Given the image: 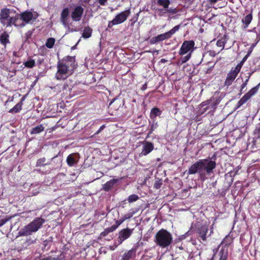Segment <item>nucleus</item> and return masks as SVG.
<instances>
[{"instance_id":"nucleus-47","label":"nucleus","mask_w":260,"mask_h":260,"mask_svg":"<svg viewBox=\"0 0 260 260\" xmlns=\"http://www.w3.org/2000/svg\"><path fill=\"white\" fill-rule=\"evenodd\" d=\"M166 61V60L165 59H161V62H165Z\"/></svg>"},{"instance_id":"nucleus-25","label":"nucleus","mask_w":260,"mask_h":260,"mask_svg":"<svg viewBox=\"0 0 260 260\" xmlns=\"http://www.w3.org/2000/svg\"><path fill=\"white\" fill-rule=\"evenodd\" d=\"M1 43L5 46L9 43V35L6 32L3 33L0 37Z\"/></svg>"},{"instance_id":"nucleus-3","label":"nucleus","mask_w":260,"mask_h":260,"mask_svg":"<svg viewBox=\"0 0 260 260\" xmlns=\"http://www.w3.org/2000/svg\"><path fill=\"white\" fill-rule=\"evenodd\" d=\"M19 14L13 9H2L0 13V21L1 23L7 27L12 25L15 26H24V24H19L18 21L19 19Z\"/></svg>"},{"instance_id":"nucleus-33","label":"nucleus","mask_w":260,"mask_h":260,"mask_svg":"<svg viewBox=\"0 0 260 260\" xmlns=\"http://www.w3.org/2000/svg\"><path fill=\"white\" fill-rule=\"evenodd\" d=\"M55 39L53 38H49L46 43V46L48 48H52L55 43Z\"/></svg>"},{"instance_id":"nucleus-31","label":"nucleus","mask_w":260,"mask_h":260,"mask_svg":"<svg viewBox=\"0 0 260 260\" xmlns=\"http://www.w3.org/2000/svg\"><path fill=\"white\" fill-rule=\"evenodd\" d=\"M35 60L32 59H29L24 63L25 67L28 68H32L35 66Z\"/></svg>"},{"instance_id":"nucleus-11","label":"nucleus","mask_w":260,"mask_h":260,"mask_svg":"<svg viewBox=\"0 0 260 260\" xmlns=\"http://www.w3.org/2000/svg\"><path fill=\"white\" fill-rule=\"evenodd\" d=\"M19 19L22 20L26 23L30 22L32 20H35L38 16V13L36 12H31L26 11L20 15L19 14Z\"/></svg>"},{"instance_id":"nucleus-14","label":"nucleus","mask_w":260,"mask_h":260,"mask_svg":"<svg viewBox=\"0 0 260 260\" xmlns=\"http://www.w3.org/2000/svg\"><path fill=\"white\" fill-rule=\"evenodd\" d=\"M154 146L152 143L145 141L142 143V149L140 153V156H145L150 153L153 149Z\"/></svg>"},{"instance_id":"nucleus-9","label":"nucleus","mask_w":260,"mask_h":260,"mask_svg":"<svg viewBox=\"0 0 260 260\" xmlns=\"http://www.w3.org/2000/svg\"><path fill=\"white\" fill-rule=\"evenodd\" d=\"M241 68V66L238 64L234 68H232L231 69L230 72L228 73L225 81L224 85L225 86H229L232 84L233 81L235 79L236 77L240 72Z\"/></svg>"},{"instance_id":"nucleus-32","label":"nucleus","mask_w":260,"mask_h":260,"mask_svg":"<svg viewBox=\"0 0 260 260\" xmlns=\"http://www.w3.org/2000/svg\"><path fill=\"white\" fill-rule=\"evenodd\" d=\"M160 113L161 112L159 109L157 108H153L151 111L150 116L151 118H154L159 115Z\"/></svg>"},{"instance_id":"nucleus-23","label":"nucleus","mask_w":260,"mask_h":260,"mask_svg":"<svg viewBox=\"0 0 260 260\" xmlns=\"http://www.w3.org/2000/svg\"><path fill=\"white\" fill-rule=\"evenodd\" d=\"M211 106V109H213V111L216 109V106L219 103L220 100L217 98H212L210 100L207 101Z\"/></svg>"},{"instance_id":"nucleus-21","label":"nucleus","mask_w":260,"mask_h":260,"mask_svg":"<svg viewBox=\"0 0 260 260\" xmlns=\"http://www.w3.org/2000/svg\"><path fill=\"white\" fill-rule=\"evenodd\" d=\"M252 19L251 14H249L242 19V22L245 24L244 28H247L250 23Z\"/></svg>"},{"instance_id":"nucleus-18","label":"nucleus","mask_w":260,"mask_h":260,"mask_svg":"<svg viewBox=\"0 0 260 260\" xmlns=\"http://www.w3.org/2000/svg\"><path fill=\"white\" fill-rule=\"evenodd\" d=\"M208 226L206 225H203L200 229H199L198 233L200 237L202 240L205 241L207 239V233L208 232Z\"/></svg>"},{"instance_id":"nucleus-37","label":"nucleus","mask_w":260,"mask_h":260,"mask_svg":"<svg viewBox=\"0 0 260 260\" xmlns=\"http://www.w3.org/2000/svg\"><path fill=\"white\" fill-rule=\"evenodd\" d=\"M210 56L214 57L216 54L220 53V50H218L217 48H214L213 50H210L208 51Z\"/></svg>"},{"instance_id":"nucleus-10","label":"nucleus","mask_w":260,"mask_h":260,"mask_svg":"<svg viewBox=\"0 0 260 260\" xmlns=\"http://www.w3.org/2000/svg\"><path fill=\"white\" fill-rule=\"evenodd\" d=\"M60 20L63 26L69 30L70 28V10L69 8H66L62 10L60 14Z\"/></svg>"},{"instance_id":"nucleus-29","label":"nucleus","mask_w":260,"mask_h":260,"mask_svg":"<svg viewBox=\"0 0 260 260\" xmlns=\"http://www.w3.org/2000/svg\"><path fill=\"white\" fill-rule=\"evenodd\" d=\"M134 251L133 250L128 251L124 253L121 260H129L133 256Z\"/></svg>"},{"instance_id":"nucleus-44","label":"nucleus","mask_w":260,"mask_h":260,"mask_svg":"<svg viewBox=\"0 0 260 260\" xmlns=\"http://www.w3.org/2000/svg\"><path fill=\"white\" fill-rule=\"evenodd\" d=\"M161 183L159 182H156L155 184H154V187L156 189H158L160 188V185H161Z\"/></svg>"},{"instance_id":"nucleus-12","label":"nucleus","mask_w":260,"mask_h":260,"mask_svg":"<svg viewBox=\"0 0 260 260\" xmlns=\"http://www.w3.org/2000/svg\"><path fill=\"white\" fill-rule=\"evenodd\" d=\"M84 12L83 8L80 6H78L75 7L71 12V18L74 21H79L82 18Z\"/></svg>"},{"instance_id":"nucleus-22","label":"nucleus","mask_w":260,"mask_h":260,"mask_svg":"<svg viewBox=\"0 0 260 260\" xmlns=\"http://www.w3.org/2000/svg\"><path fill=\"white\" fill-rule=\"evenodd\" d=\"M74 156L75 155L74 154H70L67 158V164L71 167L74 166L77 162V161Z\"/></svg>"},{"instance_id":"nucleus-6","label":"nucleus","mask_w":260,"mask_h":260,"mask_svg":"<svg viewBox=\"0 0 260 260\" xmlns=\"http://www.w3.org/2000/svg\"><path fill=\"white\" fill-rule=\"evenodd\" d=\"M194 45V43L192 41H185L183 43L179 51V54L182 56L185 54L186 55L182 56L180 59L179 62L181 64L186 62L189 59Z\"/></svg>"},{"instance_id":"nucleus-46","label":"nucleus","mask_w":260,"mask_h":260,"mask_svg":"<svg viewBox=\"0 0 260 260\" xmlns=\"http://www.w3.org/2000/svg\"><path fill=\"white\" fill-rule=\"evenodd\" d=\"M218 0H209L210 5H212L215 4Z\"/></svg>"},{"instance_id":"nucleus-20","label":"nucleus","mask_w":260,"mask_h":260,"mask_svg":"<svg viewBox=\"0 0 260 260\" xmlns=\"http://www.w3.org/2000/svg\"><path fill=\"white\" fill-rule=\"evenodd\" d=\"M226 43V40L225 38H222L217 41L216 47L214 48H217L218 50H220V52L224 49Z\"/></svg>"},{"instance_id":"nucleus-45","label":"nucleus","mask_w":260,"mask_h":260,"mask_svg":"<svg viewBox=\"0 0 260 260\" xmlns=\"http://www.w3.org/2000/svg\"><path fill=\"white\" fill-rule=\"evenodd\" d=\"M108 0H98L100 5L104 6Z\"/></svg>"},{"instance_id":"nucleus-39","label":"nucleus","mask_w":260,"mask_h":260,"mask_svg":"<svg viewBox=\"0 0 260 260\" xmlns=\"http://www.w3.org/2000/svg\"><path fill=\"white\" fill-rule=\"evenodd\" d=\"M124 221V220H123V219L122 218H121V219H120L119 220H117L116 221V225H112V226H111V228H114L115 227V230L117 228V227L120 225L122 222H123Z\"/></svg>"},{"instance_id":"nucleus-27","label":"nucleus","mask_w":260,"mask_h":260,"mask_svg":"<svg viewBox=\"0 0 260 260\" xmlns=\"http://www.w3.org/2000/svg\"><path fill=\"white\" fill-rule=\"evenodd\" d=\"M22 102L17 104L12 109L9 110L10 113H17L19 112L22 108Z\"/></svg>"},{"instance_id":"nucleus-4","label":"nucleus","mask_w":260,"mask_h":260,"mask_svg":"<svg viewBox=\"0 0 260 260\" xmlns=\"http://www.w3.org/2000/svg\"><path fill=\"white\" fill-rule=\"evenodd\" d=\"M173 241L171 234L166 230L161 229L156 234L154 242L156 244L162 248L169 246Z\"/></svg>"},{"instance_id":"nucleus-36","label":"nucleus","mask_w":260,"mask_h":260,"mask_svg":"<svg viewBox=\"0 0 260 260\" xmlns=\"http://www.w3.org/2000/svg\"><path fill=\"white\" fill-rule=\"evenodd\" d=\"M139 199V197L138 195L134 194L128 197L127 199V201L131 203L137 201Z\"/></svg>"},{"instance_id":"nucleus-8","label":"nucleus","mask_w":260,"mask_h":260,"mask_svg":"<svg viewBox=\"0 0 260 260\" xmlns=\"http://www.w3.org/2000/svg\"><path fill=\"white\" fill-rule=\"evenodd\" d=\"M130 14V10H127L117 15L114 19L108 23V27L111 28L113 25L120 24L127 19Z\"/></svg>"},{"instance_id":"nucleus-24","label":"nucleus","mask_w":260,"mask_h":260,"mask_svg":"<svg viewBox=\"0 0 260 260\" xmlns=\"http://www.w3.org/2000/svg\"><path fill=\"white\" fill-rule=\"evenodd\" d=\"M29 193L33 196L37 195L40 191V188L38 185L31 184L29 189Z\"/></svg>"},{"instance_id":"nucleus-2","label":"nucleus","mask_w":260,"mask_h":260,"mask_svg":"<svg viewBox=\"0 0 260 260\" xmlns=\"http://www.w3.org/2000/svg\"><path fill=\"white\" fill-rule=\"evenodd\" d=\"M75 68V58L68 56L59 61L57 64L56 78L57 80H64L73 73Z\"/></svg>"},{"instance_id":"nucleus-7","label":"nucleus","mask_w":260,"mask_h":260,"mask_svg":"<svg viewBox=\"0 0 260 260\" xmlns=\"http://www.w3.org/2000/svg\"><path fill=\"white\" fill-rule=\"evenodd\" d=\"M179 25H176L170 31L152 38L150 40V43L152 44H156L160 41L170 38L172 35L179 30Z\"/></svg>"},{"instance_id":"nucleus-34","label":"nucleus","mask_w":260,"mask_h":260,"mask_svg":"<svg viewBox=\"0 0 260 260\" xmlns=\"http://www.w3.org/2000/svg\"><path fill=\"white\" fill-rule=\"evenodd\" d=\"M249 98L248 95H246L245 94L240 100V101L238 103V106L240 107L243 105L244 103H245L248 100Z\"/></svg>"},{"instance_id":"nucleus-28","label":"nucleus","mask_w":260,"mask_h":260,"mask_svg":"<svg viewBox=\"0 0 260 260\" xmlns=\"http://www.w3.org/2000/svg\"><path fill=\"white\" fill-rule=\"evenodd\" d=\"M92 29L89 27H86L84 29L82 36L84 38H88L91 36Z\"/></svg>"},{"instance_id":"nucleus-17","label":"nucleus","mask_w":260,"mask_h":260,"mask_svg":"<svg viewBox=\"0 0 260 260\" xmlns=\"http://www.w3.org/2000/svg\"><path fill=\"white\" fill-rule=\"evenodd\" d=\"M157 4L158 5L163 7L165 11L164 13L166 12H172V9H167L170 4V0H157Z\"/></svg>"},{"instance_id":"nucleus-35","label":"nucleus","mask_w":260,"mask_h":260,"mask_svg":"<svg viewBox=\"0 0 260 260\" xmlns=\"http://www.w3.org/2000/svg\"><path fill=\"white\" fill-rule=\"evenodd\" d=\"M115 230V227H114V228L110 227V228H108L105 229L104 232L101 233V235L102 236L105 237V236H107L109 233H111Z\"/></svg>"},{"instance_id":"nucleus-41","label":"nucleus","mask_w":260,"mask_h":260,"mask_svg":"<svg viewBox=\"0 0 260 260\" xmlns=\"http://www.w3.org/2000/svg\"><path fill=\"white\" fill-rule=\"evenodd\" d=\"M8 221L7 219H0V227L3 226L6 222Z\"/></svg>"},{"instance_id":"nucleus-15","label":"nucleus","mask_w":260,"mask_h":260,"mask_svg":"<svg viewBox=\"0 0 260 260\" xmlns=\"http://www.w3.org/2000/svg\"><path fill=\"white\" fill-rule=\"evenodd\" d=\"M228 252L221 248L219 251H216L211 260H226Z\"/></svg>"},{"instance_id":"nucleus-42","label":"nucleus","mask_w":260,"mask_h":260,"mask_svg":"<svg viewBox=\"0 0 260 260\" xmlns=\"http://www.w3.org/2000/svg\"><path fill=\"white\" fill-rule=\"evenodd\" d=\"M105 127V125H103L100 127V128L99 129V130L94 134V135L99 134L103 130V129Z\"/></svg>"},{"instance_id":"nucleus-26","label":"nucleus","mask_w":260,"mask_h":260,"mask_svg":"<svg viewBox=\"0 0 260 260\" xmlns=\"http://www.w3.org/2000/svg\"><path fill=\"white\" fill-rule=\"evenodd\" d=\"M44 127L43 125L40 124L34 127L31 131V134H38L42 132L44 129Z\"/></svg>"},{"instance_id":"nucleus-1","label":"nucleus","mask_w":260,"mask_h":260,"mask_svg":"<svg viewBox=\"0 0 260 260\" xmlns=\"http://www.w3.org/2000/svg\"><path fill=\"white\" fill-rule=\"evenodd\" d=\"M216 163L215 161L210 160V159H200L197 161L189 168L188 173L189 174H194L199 173L200 178L205 180V171L207 174H210L212 172V170L215 168Z\"/></svg>"},{"instance_id":"nucleus-30","label":"nucleus","mask_w":260,"mask_h":260,"mask_svg":"<svg viewBox=\"0 0 260 260\" xmlns=\"http://www.w3.org/2000/svg\"><path fill=\"white\" fill-rule=\"evenodd\" d=\"M258 86L259 85H258L252 88L246 94H245L246 95H248L249 99L257 92L258 88Z\"/></svg>"},{"instance_id":"nucleus-38","label":"nucleus","mask_w":260,"mask_h":260,"mask_svg":"<svg viewBox=\"0 0 260 260\" xmlns=\"http://www.w3.org/2000/svg\"><path fill=\"white\" fill-rule=\"evenodd\" d=\"M135 213V212H128L125 214L122 218L123 219V220L125 221V220L127 219L131 218Z\"/></svg>"},{"instance_id":"nucleus-5","label":"nucleus","mask_w":260,"mask_h":260,"mask_svg":"<svg viewBox=\"0 0 260 260\" xmlns=\"http://www.w3.org/2000/svg\"><path fill=\"white\" fill-rule=\"evenodd\" d=\"M44 220L41 218H37L27 225L24 226L19 232L20 236H29L36 232L41 227Z\"/></svg>"},{"instance_id":"nucleus-43","label":"nucleus","mask_w":260,"mask_h":260,"mask_svg":"<svg viewBox=\"0 0 260 260\" xmlns=\"http://www.w3.org/2000/svg\"><path fill=\"white\" fill-rule=\"evenodd\" d=\"M248 81V79H247L244 83H243L242 84V86H241V91H242L243 89L247 85V83Z\"/></svg>"},{"instance_id":"nucleus-48","label":"nucleus","mask_w":260,"mask_h":260,"mask_svg":"<svg viewBox=\"0 0 260 260\" xmlns=\"http://www.w3.org/2000/svg\"><path fill=\"white\" fill-rule=\"evenodd\" d=\"M16 52H14V53H13L14 55L16 56Z\"/></svg>"},{"instance_id":"nucleus-13","label":"nucleus","mask_w":260,"mask_h":260,"mask_svg":"<svg viewBox=\"0 0 260 260\" xmlns=\"http://www.w3.org/2000/svg\"><path fill=\"white\" fill-rule=\"evenodd\" d=\"M133 231V229L128 228L124 229L120 231L117 239L118 244H121L124 240L128 239L132 235Z\"/></svg>"},{"instance_id":"nucleus-40","label":"nucleus","mask_w":260,"mask_h":260,"mask_svg":"<svg viewBox=\"0 0 260 260\" xmlns=\"http://www.w3.org/2000/svg\"><path fill=\"white\" fill-rule=\"evenodd\" d=\"M40 260H59V259L57 257H52L51 256H49L46 257L42 258Z\"/></svg>"},{"instance_id":"nucleus-16","label":"nucleus","mask_w":260,"mask_h":260,"mask_svg":"<svg viewBox=\"0 0 260 260\" xmlns=\"http://www.w3.org/2000/svg\"><path fill=\"white\" fill-rule=\"evenodd\" d=\"M209 103L207 101L202 102L200 105V108L199 110V114L200 115L204 114L206 112H210L213 111V109H211V106L209 104Z\"/></svg>"},{"instance_id":"nucleus-19","label":"nucleus","mask_w":260,"mask_h":260,"mask_svg":"<svg viewBox=\"0 0 260 260\" xmlns=\"http://www.w3.org/2000/svg\"><path fill=\"white\" fill-rule=\"evenodd\" d=\"M118 179H113L109 181L106 182L103 186V189L105 191L110 190L113 186L117 182Z\"/></svg>"}]
</instances>
